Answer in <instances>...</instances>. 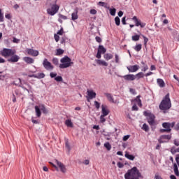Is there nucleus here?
Masks as SVG:
<instances>
[{
  "label": "nucleus",
  "instance_id": "obj_1",
  "mask_svg": "<svg viewBox=\"0 0 179 179\" xmlns=\"http://www.w3.org/2000/svg\"><path fill=\"white\" fill-rule=\"evenodd\" d=\"M0 54L1 57L8 58L7 59V61L11 64H15V62H18L19 59H20V57L16 55V50L15 49L4 48L0 51Z\"/></svg>",
  "mask_w": 179,
  "mask_h": 179
},
{
  "label": "nucleus",
  "instance_id": "obj_2",
  "mask_svg": "<svg viewBox=\"0 0 179 179\" xmlns=\"http://www.w3.org/2000/svg\"><path fill=\"white\" fill-rule=\"evenodd\" d=\"M125 179H142L143 178V176L139 171V169L136 166L129 169L127 172L124 174Z\"/></svg>",
  "mask_w": 179,
  "mask_h": 179
},
{
  "label": "nucleus",
  "instance_id": "obj_3",
  "mask_svg": "<svg viewBox=\"0 0 179 179\" xmlns=\"http://www.w3.org/2000/svg\"><path fill=\"white\" fill-rule=\"evenodd\" d=\"M143 115L147 117L148 122L149 125H150L151 131H155V129H156V125H157L155 114L152 113L150 110H144Z\"/></svg>",
  "mask_w": 179,
  "mask_h": 179
},
{
  "label": "nucleus",
  "instance_id": "obj_4",
  "mask_svg": "<svg viewBox=\"0 0 179 179\" xmlns=\"http://www.w3.org/2000/svg\"><path fill=\"white\" fill-rule=\"evenodd\" d=\"M170 108H171V100L170 99V94L168 93L159 104V109L162 111H166V110H170Z\"/></svg>",
  "mask_w": 179,
  "mask_h": 179
},
{
  "label": "nucleus",
  "instance_id": "obj_5",
  "mask_svg": "<svg viewBox=\"0 0 179 179\" xmlns=\"http://www.w3.org/2000/svg\"><path fill=\"white\" fill-rule=\"evenodd\" d=\"M61 64L59 66L60 69H66V68H69V66H72L73 65V62L69 56H64L63 58L60 59Z\"/></svg>",
  "mask_w": 179,
  "mask_h": 179
},
{
  "label": "nucleus",
  "instance_id": "obj_6",
  "mask_svg": "<svg viewBox=\"0 0 179 179\" xmlns=\"http://www.w3.org/2000/svg\"><path fill=\"white\" fill-rule=\"evenodd\" d=\"M35 113L36 115L38 118H40L41 117V111L43 114H45V115H47L48 113H50V110H48V108L45 107V105L41 103L38 106H35Z\"/></svg>",
  "mask_w": 179,
  "mask_h": 179
},
{
  "label": "nucleus",
  "instance_id": "obj_7",
  "mask_svg": "<svg viewBox=\"0 0 179 179\" xmlns=\"http://www.w3.org/2000/svg\"><path fill=\"white\" fill-rule=\"evenodd\" d=\"M47 13L50 16H54L56 13H58V10H59V6L57 4V0L55 1V3L52 4L50 8H47Z\"/></svg>",
  "mask_w": 179,
  "mask_h": 179
},
{
  "label": "nucleus",
  "instance_id": "obj_8",
  "mask_svg": "<svg viewBox=\"0 0 179 179\" xmlns=\"http://www.w3.org/2000/svg\"><path fill=\"white\" fill-rule=\"evenodd\" d=\"M106 52H107V48H104L103 45H99L95 57L98 58V59H100V58H101V54H105Z\"/></svg>",
  "mask_w": 179,
  "mask_h": 179
},
{
  "label": "nucleus",
  "instance_id": "obj_9",
  "mask_svg": "<svg viewBox=\"0 0 179 179\" xmlns=\"http://www.w3.org/2000/svg\"><path fill=\"white\" fill-rule=\"evenodd\" d=\"M171 139V134L168 135H162L159 136V138L158 139L159 143H166L169 142Z\"/></svg>",
  "mask_w": 179,
  "mask_h": 179
},
{
  "label": "nucleus",
  "instance_id": "obj_10",
  "mask_svg": "<svg viewBox=\"0 0 179 179\" xmlns=\"http://www.w3.org/2000/svg\"><path fill=\"white\" fill-rule=\"evenodd\" d=\"M131 20L134 21L135 26H136L137 27H139V26H140V27L141 29H143V27H145V26H146V23L142 22V21H141V20L138 19V17H136V16H134L131 18Z\"/></svg>",
  "mask_w": 179,
  "mask_h": 179
},
{
  "label": "nucleus",
  "instance_id": "obj_11",
  "mask_svg": "<svg viewBox=\"0 0 179 179\" xmlns=\"http://www.w3.org/2000/svg\"><path fill=\"white\" fill-rule=\"evenodd\" d=\"M43 67L45 69L48 71L49 69H54V66L48 61L47 59H44L43 62Z\"/></svg>",
  "mask_w": 179,
  "mask_h": 179
},
{
  "label": "nucleus",
  "instance_id": "obj_12",
  "mask_svg": "<svg viewBox=\"0 0 179 179\" xmlns=\"http://www.w3.org/2000/svg\"><path fill=\"white\" fill-rule=\"evenodd\" d=\"M140 69L141 66H139L138 64L130 65L127 67V71H129L130 73L138 72Z\"/></svg>",
  "mask_w": 179,
  "mask_h": 179
},
{
  "label": "nucleus",
  "instance_id": "obj_13",
  "mask_svg": "<svg viewBox=\"0 0 179 179\" xmlns=\"http://www.w3.org/2000/svg\"><path fill=\"white\" fill-rule=\"evenodd\" d=\"M87 101H90V100H92V99H96V94L93 90H88L87 91Z\"/></svg>",
  "mask_w": 179,
  "mask_h": 179
},
{
  "label": "nucleus",
  "instance_id": "obj_14",
  "mask_svg": "<svg viewBox=\"0 0 179 179\" xmlns=\"http://www.w3.org/2000/svg\"><path fill=\"white\" fill-rule=\"evenodd\" d=\"M19 80H20V85L19 87H22V89H23V90H26L28 93H33V87H31V85H30V84H28L27 85V88H26V87H24V85H23L22 84V79L21 78H19Z\"/></svg>",
  "mask_w": 179,
  "mask_h": 179
},
{
  "label": "nucleus",
  "instance_id": "obj_15",
  "mask_svg": "<svg viewBox=\"0 0 179 179\" xmlns=\"http://www.w3.org/2000/svg\"><path fill=\"white\" fill-rule=\"evenodd\" d=\"M119 78H123L124 80L128 82L135 80V75L134 74H127L125 76H119Z\"/></svg>",
  "mask_w": 179,
  "mask_h": 179
},
{
  "label": "nucleus",
  "instance_id": "obj_16",
  "mask_svg": "<svg viewBox=\"0 0 179 179\" xmlns=\"http://www.w3.org/2000/svg\"><path fill=\"white\" fill-rule=\"evenodd\" d=\"M110 114V110H108V106L107 105L102 104L101 105V115H104L107 117Z\"/></svg>",
  "mask_w": 179,
  "mask_h": 179
},
{
  "label": "nucleus",
  "instance_id": "obj_17",
  "mask_svg": "<svg viewBox=\"0 0 179 179\" xmlns=\"http://www.w3.org/2000/svg\"><path fill=\"white\" fill-rule=\"evenodd\" d=\"M26 52L28 55H31L32 57H37L38 56V50H34V49L27 48L26 49Z\"/></svg>",
  "mask_w": 179,
  "mask_h": 179
},
{
  "label": "nucleus",
  "instance_id": "obj_18",
  "mask_svg": "<svg viewBox=\"0 0 179 179\" xmlns=\"http://www.w3.org/2000/svg\"><path fill=\"white\" fill-rule=\"evenodd\" d=\"M58 167L60 169V171L63 173H66V167L64 165V164L59 161H58V159L55 160Z\"/></svg>",
  "mask_w": 179,
  "mask_h": 179
},
{
  "label": "nucleus",
  "instance_id": "obj_19",
  "mask_svg": "<svg viewBox=\"0 0 179 179\" xmlns=\"http://www.w3.org/2000/svg\"><path fill=\"white\" fill-rule=\"evenodd\" d=\"M28 78H35L36 79H44L45 78V74L44 73H38L37 74H29Z\"/></svg>",
  "mask_w": 179,
  "mask_h": 179
},
{
  "label": "nucleus",
  "instance_id": "obj_20",
  "mask_svg": "<svg viewBox=\"0 0 179 179\" xmlns=\"http://www.w3.org/2000/svg\"><path fill=\"white\" fill-rule=\"evenodd\" d=\"M104 96L107 98L109 103H113V104H117V101H114V97L110 93H104Z\"/></svg>",
  "mask_w": 179,
  "mask_h": 179
},
{
  "label": "nucleus",
  "instance_id": "obj_21",
  "mask_svg": "<svg viewBox=\"0 0 179 179\" xmlns=\"http://www.w3.org/2000/svg\"><path fill=\"white\" fill-rule=\"evenodd\" d=\"M78 12H79V8L76 7L74 10V12L71 14V20L75 21L79 19V15H78Z\"/></svg>",
  "mask_w": 179,
  "mask_h": 179
},
{
  "label": "nucleus",
  "instance_id": "obj_22",
  "mask_svg": "<svg viewBox=\"0 0 179 179\" xmlns=\"http://www.w3.org/2000/svg\"><path fill=\"white\" fill-rule=\"evenodd\" d=\"M97 65H100L101 66H108V63L104 60L101 59H95Z\"/></svg>",
  "mask_w": 179,
  "mask_h": 179
},
{
  "label": "nucleus",
  "instance_id": "obj_23",
  "mask_svg": "<svg viewBox=\"0 0 179 179\" xmlns=\"http://www.w3.org/2000/svg\"><path fill=\"white\" fill-rule=\"evenodd\" d=\"M23 61L26 62V64H34V59L30 57H23Z\"/></svg>",
  "mask_w": 179,
  "mask_h": 179
},
{
  "label": "nucleus",
  "instance_id": "obj_24",
  "mask_svg": "<svg viewBox=\"0 0 179 179\" xmlns=\"http://www.w3.org/2000/svg\"><path fill=\"white\" fill-rule=\"evenodd\" d=\"M145 78V73L143 72H139L134 75V79L136 80H139V79H142Z\"/></svg>",
  "mask_w": 179,
  "mask_h": 179
},
{
  "label": "nucleus",
  "instance_id": "obj_25",
  "mask_svg": "<svg viewBox=\"0 0 179 179\" xmlns=\"http://www.w3.org/2000/svg\"><path fill=\"white\" fill-rule=\"evenodd\" d=\"M141 95H138L136 99H134L135 103H137L138 107H142V100H141Z\"/></svg>",
  "mask_w": 179,
  "mask_h": 179
},
{
  "label": "nucleus",
  "instance_id": "obj_26",
  "mask_svg": "<svg viewBox=\"0 0 179 179\" xmlns=\"http://www.w3.org/2000/svg\"><path fill=\"white\" fill-rule=\"evenodd\" d=\"M113 55L111 53H105L103 55V58L106 59V61H110V59H113Z\"/></svg>",
  "mask_w": 179,
  "mask_h": 179
},
{
  "label": "nucleus",
  "instance_id": "obj_27",
  "mask_svg": "<svg viewBox=\"0 0 179 179\" xmlns=\"http://www.w3.org/2000/svg\"><path fill=\"white\" fill-rule=\"evenodd\" d=\"M65 125L68 127L69 128H73V123L72 122V120L71 119H67L65 121Z\"/></svg>",
  "mask_w": 179,
  "mask_h": 179
},
{
  "label": "nucleus",
  "instance_id": "obj_28",
  "mask_svg": "<svg viewBox=\"0 0 179 179\" xmlns=\"http://www.w3.org/2000/svg\"><path fill=\"white\" fill-rule=\"evenodd\" d=\"M162 127L165 129H168V131L171 132V128H170V122H163Z\"/></svg>",
  "mask_w": 179,
  "mask_h": 179
},
{
  "label": "nucleus",
  "instance_id": "obj_29",
  "mask_svg": "<svg viewBox=\"0 0 179 179\" xmlns=\"http://www.w3.org/2000/svg\"><path fill=\"white\" fill-rule=\"evenodd\" d=\"M157 82L159 87H164V86H166V83H164V80H163V79L158 78L157 80Z\"/></svg>",
  "mask_w": 179,
  "mask_h": 179
},
{
  "label": "nucleus",
  "instance_id": "obj_30",
  "mask_svg": "<svg viewBox=\"0 0 179 179\" xmlns=\"http://www.w3.org/2000/svg\"><path fill=\"white\" fill-rule=\"evenodd\" d=\"M173 170H174V173H175V175L177 176V177H179V171H178V166H177V164H173Z\"/></svg>",
  "mask_w": 179,
  "mask_h": 179
},
{
  "label": "nucleus",
  "instance_id": "obj_31",
  "mask_svg": "<svg viewBox=\"0 0 179 179\" xmlns=\"http://www.w3.org/2000/svg\"><path fill=\"white\" fill-rule=\"evenodd\" d=\"M56 51L57 52L55 53V55H57L58 57L64 54V52H65V50H64L63 49H61V48L57 49Z\"/></svg>",
  "mask_w": 179,
  "mask_h": 179
},
{
  "label": "nucleus",
  "instance_id": "obj_32",
  "mask_svg": "<svg viewBox=\"0 0 179 179\" xmlns=\"http://www.w3.org/2000/svg\"><path fill=\"white\" fill-rule=\"evenodd\" d=\"M171 152L172 155H176V153H179V148H176V146H173L171 149Z\"/></svg>",
  "mask_w": 179,
  "mask_h": 179
},
{
  "label": "nucleus",
  "instance_id": "obj_33",
  "mask_svg": "<svg viewBox=\"0 0 179 179\" xmlns=\"http://www.w3.org/2000/svg\"><path fill=\"white\" fill-rule=\"evenodd\" d=\"M142 65H143L141 71L142 72H146V71H148V69H149V67L148 66V64H145V62L142 61L141 62Z\"/></svg>",
  "mask_w": 179,
  "mask_h": 179
},
{
  "label": "nucleus",
  "instance_id": "obj_34",
  "mask_svg": "<svg viewBox=\"0 0 179 179\" xmlns=\"http://www.w3.org/2000/svg\"><path fill=\"white\" fill-rule=\"evenodd\" d=\"M65 147L67 149L68 152H71V145H69V141L68 138L65 139Z\"/></svg>",
  "mask_w": 179,
  "mask_h": 179
},
{
  "label": "nucleus",
  "instance_id": "obj_35",
  "mask_svg": "<svg viewBox=\"0 0 179 179\" xmlns=\"http://www.w3.org/2000/svg\"><path fill=\"white\" fill-rule=\"evenodd\" d=\"M141 129H143V131H145V132H149V125H148V124L144 123L143 124V127H141Z\"/></svg>",
  "mask_w": 179,
  "mask_h": 179
},
{
  "label": "nucleus",
  "instance_id": "obj_36",
  "mask_svg": "<svg viewBox=\"0 0 179 179\" xmlns=\"http://www.w3.org/2000/svg\"><path fill=\"white\" fill-rule=\"evenodd\" d=\"M141 36L143 37V38L144 40V47L146 48V47L148 46V42L149 41V38L143 34H141Z\"/></svg>",
  "mask_w": 179,
  "mask_h": 179
},
{
  "label": "nucleus",
  "instance_id": "obj_37",
  "mask_svg": "<svg viewBox=\"0 0 179 179\" xmlns=\"http://www.w3.org/2000/svg\"><path fill=\"white\" fill-rule=\"evenodd\" d=\"M141 38V35L136 34L134 36H132L131 40L133 41H139V39Z\"/></svg>",
  "mask_w": 179,
  "mask_h": 179
},
{
  "label": "nucleus",
  "instance_id": "obj_38",
  "mask_svg": "<svg viewBox=\"0 0 179 179\" xmlns=\"http://www.w3.org/2000/svg\"><path fill=\"white\" fill-rule=\"evenodd\" d=\"M115 23L116 26H120V24H121V19H120V17L116 16L115 17Z\"/></svg>",
  "mask_w": 179,
  "mask_h": 179
},
{
  "label": "nucleus",
  "instance_id": "obj_39",
  "mask_svg": "<svg viewBox=\"0 0 179 179\" xmlns=\"http://www.w3.org/2000/svg\"><path fill=\"white\" fill-rule=\"evenodd\" d=\"M135 51H137V52H139L141 50H142V44L138 43L137 44L134 48Z\"/></svg>",
  "mask_w": 179,
  "mask_h": 179
},
{
  "label": "nucleus",
  "instance_id": "obj_40",
  "mask_svg": "<svg viewBox=\"0 0 179 179\" xmlns=\"http://www.w3.org/2000/svg\"><path fill=\"white\" fill-rule=\"evenodd\" d=\"M109 12H110V15H111V16H114L115 15V13H117V9H115L114 8H110Z\"/></svg>",
  "mask_w": 179,
  "mask_h": 179
},
{
  "label": "nucleus",
  "instance_id": "obj_41",
  "mask_svg": "<svg viewBox=\"0 0 179 179\" xmlns=\"http://www.w3.org/2000/svg\"><path fill=\"white\" fill-rule=\"evenodd\" d=\"M55 80L56 82H64V78L61 76H56Z\"/></svg>",
  "mask_w": 179,
  "mask_h": 179
},
{
  "label": "nucleus",
  "instance_id": "obj_42",
  "mask_svg": "<svg viewBox=\"0 0 179 179\" xmlns=\"http://www.w3.org/2000/svg\"><path fill=\"white\" fill-rule=\"evenodd\" d=\"M52 62L54 65H55L56 66H58V65H59V62L58 61V58H55L54 57L52 60Z\"/></svg>",
  "mask_w": 179,
  "mask_h": 179
},
{
  "label": "nucleus",
  "instance_id": "obj_43",
  "mask_svg": "<svg viewBox=\"0 0 179 179\" xmlns=\"http://www.w3.org/2000/svg\"><path fill=\"white\" fill-rule=\"evenodd\" d=\"M104 148H106L107 150H111V144H110L108 142H106L104 143Z\"/></svg>",
  "mask_w": 179,
  "mask_h": 179
},
{
  "label": "nucleus",
  "instance_id": "obj_44",
  "mask_svg": "<svg viewBox=\"0 0 179 179\" xmlns=\"http://www.w3.org/2000/svg\"><path fill=\"white\" fill-rule=\"evenodd\" d=\"M159 132L160 134H164L165 132H166V134H170L171 131H169L167 129H160Z\"/></svg>",
  "mask_w": 179,
  "mask_h": 179
},
{
  "label": "nucleus",
  "instance_id": "obj_45",
  "mask_svg": "<svg viewBox=\"0 0 179 179\" xmlns=\"http://www.w3.org/2000/svg\"><path fill=\"white\" fill-rule=\"evenodd\" d=\"M129 138H131V135H129V134L124 136L122 138L123 142H127V141H128L129 139Z\"/></svg>",
  "mask_w": 179,
  "mask_h": 179
},
{
  "label": "nucleus",
  "instance_id": "obj_46",
  "mask_svg": "<svg viewBox=\"0 0 179 179\" xmlns=\"http://www.w3.org/2000/svg\"><path fill=\"white\" fill-rule=\"evenodd\" d=\"M98 5L99 6H103L104 8H107V3L104 2V1H99L98 3Z\"/></svg>",
  "mask_w": 179,
  "mask_h": 179
},
{
  "label": "nucleus",
  "instance_id": "obj_47",
  "mask_svg": "<svg viewBox=\"0 0 179 179\" xmlns=\"http://www.w3.org/2000/svg\"><path fill=\"white\" fill-rule=\"evenodd\" d=\"M64 28L62 27L57 32V34H58L59 36H63L64 35Z\"/></svg>",
  "mask_w": 179,
  "mask_h": 179
},
{
  "label": "nucleus",
  "instance_id": "obj_48",
  "mask_svg": "<svg viewBox=\"0 0 179 179\" xmlns=\"http://www.w3.org/2000/svg\"><path fill=\"white\" fill-rule=\"evenodd\" d=\"M94 103V106H95V108H96V110H99V108H100V106H101L100 102L95 101Z\"/></svg>",
  "mask_w": 179,
  "mask_h": 179
},
{
  "label": "nucleus",
  "instance_id": "obj_49",
  "mask_svg": "<svg viewBox=\"0 0 179 179\" xmlns=\"http://www.w3.org/2000/svg\"><path fill=\"white\" fill-rule=\"evenodd\" d=\"M54 38L56 43H58V41H59V35L58 34H55Z\"/></svg>",
  "mask_w": 179,
  "mask_h": 179
},
{
  "label": "nucleus",
  "instance_id": "obj_50",
  "mask_svg": "<svg viewBox=\"0 0 179 179\" xmlns=\"http://www.w3.org/2000/svg\"><path fill=\"white\" fill-rule=\"evenodd\" d=\"M57 73H54V72H51L50 73V78H52V79H55V78H57Z\"/></svg>",
  "mask_w": 179,
  "mask_h": 179
},
{
  "label": "nucleus",
  "instance_id": "obj_51",
  "mask_svg": "<svg viewBox=\"0 0 179 179\" xmlns=\"http://www.w3.org/2000/svg\"><path fill=\"white\" fill-rule=\"evenodd\" d=\"M104 116L103 115H101L100 116V122H101V124L104 123V122L106 121V118H104Z\"/></svg>",
  "mask_w": 179,
  "mask_h": 179
},
{
  "label": "nucleus",
  "instance_id": "obj_52",
  "mask_svg": "<svg viewBox=\"0 0 179 179\" xmlns=\"http://www.w3.org/2000/svg\"><path fill=\"white\" fill-rule=\"evenodd\" d=\"M13 43H15L16 44H19L20 43V40L17 39L16 37L13 38Z\"/></svg>",
  "mask_w": 179,
  "mask_h": 179
},
{
  "label": "nucleus",
  "instance_id": "obj_53",
  "mask_svg": "<svg viewBox=\"0 0 179 179\" xmlns=\"http://www.w3.org/2000/svg\"><path fill=\"white\" fill-rule=\"evenodd\" d=\"M0 22H3V13H2V9L0 8Z\"/></svg>",
  "mask_w": 179,
  "mask_h": 179
},
{
  "label": "nucleus",
  "instance_id": "obj_54",
  "mask_svg": "<svg viewBox=\"0 0 179 179\" xmlns=\"http://www.w3.org/2000/svg\"><path fill=\"white\" fill-rule=\"evenodd\" d=\"M59 17L60 19H63V20H66V19H68V17H66V15H64L62 14H59Z\"/></svg>",
  "mask_w": 179,
  "mask_h": 179
},
{
  "label": "nucleus",
  "instance_id": "obj_55",
  "mask_svg": "<svg viewBox=\"0 0 179 179\" xmlns=\"http://www.w3.org/2000/svg\"><path fill=\"white\" fill-rule=\"evenodd\" d=\"M49 164H51L52 167H54V169H55L56 171H59V169H58V166H57V165L54 164L51 162H50Z\"/></svg>",
  "mask_w": 179,
  "mask_h": 179
},
{
  "label": "nucleus",
  "instance_id": "obj_56",
  "mask_svg": "<svg viewBox=\"0 0 179 179\" xmlns=\"http://www.w3.org/2000/svg\"><path fill=\"white\" fill-rule=\"evenodd\" d=\"M5 17H6V19L10 20V19H12V15H10V13H6L5 15Z\"/></svg>",
  "mask_w": 179,
  "mask_h": 179
},
{
  "label": "nucleus",
  "instance_id": "obj_57",
  "mask_svg": "<svg viewBox=\"0 0 179 179\" xmlns=\"http://www.w3.org/2000/svg\"><path fill=\"white\" fill-rule=\"evenodd\" d=\"M122 24L124 25L127 24V16H124L122 18Z\"/></svg>",
  "mask_w": 179,
  "mask_h": 179
},
{
  "label": "nucleus",
  "instance_id": "obj_58",
  "mask_svg": "<svg viewBox=\"0 0 179 179\" xmlns=\"http://www.w3.org/2000/svg\"><path fill=\"white\" fill-rule=\"evenodd\" d=\"M124 157H135L133 155H130L129 152H126L124 155Z\"/></svg>",
  "mask_w": 179,
  "mask_h": 179
},
{
  "label": "nucleus",
  "instance_id": "obj_59",
  "mask_svg": "<svg viewBox=\"0 0 179 179\" xmlns=\"http://www.w3.org/2000/svg\"><path fill=\"white\" fill-rule=\"evenodd\" d=\"M131 108H132V111H138V110H139V108H138L136 104L133 105Z\"/></svg>",
  "mask_w": 179,
  "mask_h": 179
},
{
  "label": "nucleus",
  "instance_id": "obj_60",
  "mask_svg": "<svg viewBox=\"0 0 179 179\" xmlns=\"http://www.w3.org/2000/svg\"><path fill=\"white\" fill-rule=\"evenodd\" d=\"M66 39H67L66 36L62 37L60 42L61 44H65V43H66Z\"/></svg>",
  "mask_w": 179,
  "mask_h": 179
},
{
  "label": "nucleus",
  "instance_id": "obj_61",
  "mask_svg": "<svg viewBox=\"0 0 179 179\" xmlns=\"http://www.w3.org/2000/svg\"><path fill=\"white\" fill-rule=\"evenodd\" d=\"M31 122H32L33 124H40V122H38V120H34V117H31Z\"/></svg>",
  "mask_w": 179,
  "mask_h": 179
},
{
  "label": "nucleus",
  "instance_id": "obj_62",
  "mask_svg": "<svg viewBox=\"0 0 179 179\" xmlns=\"http://www.w3.org/2000/svg\"><path fill=\"white\" fill-rule=\"evenodd\" d=\"M95 40L96 41V43H101L102 40H101V38H100V36H96L95 37Z\"/></svg>",
  "mask_w": 179,
  "mask_h": 179
},
{
  "label": "nucleus",
  "instance_id": "obj_63",
  "mask_svg": "<svg viewBox=\"0 0 179 179\" xmlns=\"http://www.w3.org/2000/svg\"><path fill=\"white\" fill-rule=\"evenodd\" d=\"M12 101H13V103H16L17 101L16 95H15V93H13Z\"/></svg>",
  "mask_w": 179,
  "mask_h": 179
},
{
  "label": "nucleus",
  "instance_id": "obj_64",
  "mask_svg": "<svg viewBox=\"0 0 179 179\" xmlns=\"http://www.w3.org/2000/svg\"><path fill=\"white\" fill-rule=\"evenodd\" d=\"M90 12L91 15H96V13H97V10H96L94 9H91Z\"/></svg>",
  "mask_w": 179,
  "mask_h": 179
}]
</instances>
